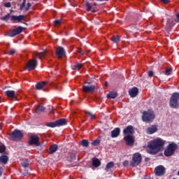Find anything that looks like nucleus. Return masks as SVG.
Masks as SVG:
<instances>
[{"label":"nucleus","instance_id":"41","mask_svg":"<svg viewBox=\"0 0 179 179\" xmlns=\"http://www.w3.org/2000/svg\"><path fill=\"white\" fill-rule=\"evenodd\" d=\"M26 6V0H23V2L22 4L20 6V10H23L24 9V7Z\"/></svg>","mask_w":179,"mask_h":179},{"label":"nucleus","instance_id":"17","mask_svg":"<svg viewBox=\"0 0 179 179\" xmlns=\"http://www.w3.org/2000/svg\"><path fill=\"white\" fill-rule=\"evenodd\" d=\"M138 93L139 90L135 87L129 90V94L131 97H136Z\"/></svg>","mask_w":179,"mask_h":179},{"label":"nucleus","instance_id":"30","mask_svg":"<svg viewBox=\"0 0 179 179\" xmlns=\"http://www.w3.org/2000/svg\"><path fill=\"white\" fill-rule=\"evenodd\" d=\"M85 6H87V10L89 12L92 10L93 13L96 12L94 9H92V6L90 5V3L88 1H85Z\"/></svg>","mask_w":179,"mask_h":179},{"label":"nucleus","instance_id":"9","mask_svg":"<svg viewBox=\"0 0 179 179\" xmlns=\"http://www.w3.org/2000/svg\"><path fill=\"white\" fill-rule=\"evenodd\" d=\"M37 60L36 59H31L27 64L26 69L27 71H33L35 68H37Z\"/></svg>","mask_w":179,"mask_h":179},{"label":"nucleus","instance_id":"45","mask_svg":"<svg viewBox=\"0 0 179 179\" xmlns=\"http://www.w3.org/2000/svg\"><path fill=\"white\" fill-rule=\"evenodd\" d=\"M16 52V50L15 49H11L10 51H8V55H13Z\"/></svg>","mask_w":179,"mask_h":179},{"label":"nucleus","instance_id":"4","mask_svg":"<svg viewBox=\"0 0 179 179\" xmlns=\"http://www.w3.org/2000/svg\"><path fill=\"white\" fill-rule=\"evenodd\" d=\"M179 93L175 92L171 95L169 101V106L172 108H177L178 107Z\"/></svg>","mask_w":179,"mask_h":179},{"label":"nucleus","instance_id":"12","mask_svg":"<svg viewBox=\"0 0 179 179\" xmlns=\"http://www.w3.org/2000/svg\"><path fill=\"white\" fill-rule=\"evenodd\" d=\"M24 17L26 15H11L10 20L11 22H17V23H20L22 20H24Z\"/></svg>","mask_w":179,"mask_h":179},{"label":"nucleus","instance_id":"14","mask_svg":"<svg viewBox=\"0 0 179 179\" xmlns=\"http://www.w3.org/2000/svg\"><path fill=\"white\" fill-rule=\"evenodd\" d=\"M6 96L7 97H9V99H12L13 100H15L17 99V94L15 91L13 90H8L5 92Z\"/></svg>","mask_w":179,"mask_h":179},{"label":"nucleus","instance_id":"28","mask_svg":"<svg viewBox=\"0 0 179 179\" xmlns=\"http://www.w3.org/2000/svg\"><path fill=\"white\" fill-rule=\"evenodd\" d=\"M8 156L6 155H2L1 157H0V162L1 163H3V164H6V163H8Z\"/></svg>","mask_w":179,"mask_h":179},{"label":"nucleus","instance_id":"5","mask_svg":"<svg viewBox=\"0 0 179 179\" xmlns=\"http://www.w3.org/2000/svg\"><path fill=\"white\" fill-rule=\"evenodd\" d=\"M144 122H149L155 120V113L152 111H144L142 116Z\"/></svg>","mask_w":179,"mask_h":179},{"label":"nucleus","instance_id":"34","mask_svg":"<svg viewBox=\"0 0 179 179\" xmlns=\"http://www.w3.org/2000/svg\"><path fill=\"white\" fill-rule=\"evenodd\" d=\"M81 145L83 148H89V141L84 139L81 141Z\"/></svg>","mask_w":179,"mask_h":179},{"label":"nucleus","instance_id":"58","mask_svg":"<svg viewBox=\"0 0 179 179\" xmlns=\"http://www.w3.org/2000/svg\"><path fill=\"white\" fill-rule=\"evenodd\" d=\"M106 86H107V83H106Z\"/></svg>","mask_w":179,"mask_h":179},{"label":"nucleus","instance_id":"2","mask_svg":"<svg viewBox=\"0 0 179 179\" xmlns=\"http://www.w3.org/2000/svg\"><path fill=\"white\" fill-rule=\"evenodd\" d=\"M178 148V145L174 143L169 144L164 150V155L166 156V157L173 156V155H174V152L177 150Z\"/></svg>","mask_w":179,"mask_h":179},{"label":"nucleus","instance_id":"7","mask_svg":"<svg viewBox=\"0 0 179 179\" xmlns=\"http://www.w3.org/2000/svg\"><path fill=\"white\" fill-rule=\"evenodd\" d=\"M10 138L13 141H20L23 138V133L20 130L15 129L11 133Z\"/></svg>","mask_w":179,"mask_h":179},{"label":"nucleus","instance_id":"26","mask_svg":"<svg viewBox=\"0 0 179 179\" xmlns=\"http://www.w3.org/2000/svg\"><path fill=\"white\" fill-rule=\"evenodd\" d=\"M44 110H45L44 106H38L36 108V113H37V114H41V113H44Z\"/></svg>","mask_w":179,"mask_h":179},{"label":"nucleus","instance_id":"49","mask_svg":"<svg viewBox=\"0 0 179 179\" xmlns=\"http://www.w3.org/2000/svg\"><path fill=\"white\" fill-rule=\"evenodd\" d=\"M148 76H150V78H152V76H153V71H149L148 72Z\"/></svg>","mask_w":179,"mask_h":179},{"label":"nucleus","instance_id":"51","mask_svg":"<svg viewBox=\"0 0 179 179\" xmlns=\"http://www.w3.org/2000/svg\"><path fill=\"white\" fill-rule=\"evenodd\" d=\"M144 179H152V177H150V176H145L144 177Z\"/></svg>","mask_w":179,"mask_h":179},{"label":"nucleus","instance_id":"3","mask_svg":"<svg viewBox=\"0 0 179 179\" xmlns=\"http://www.w3.org/2000/svg\"><path fill=\"white\" fill-rule=\"evenodd\" d=\"M141 163H142V155L139 152H136L133 155L131 166V167H136Z\"/></svg>","mask_w":179,"mask_h":179},{"label":"nucleus","instance_id":"1","mask_svg":"<svg viewBox=\"0 0 179 179\" xmlns=\"http://www.w3.org/2000/svg\"><path fill=\"white\" fill-rule=\"evenodd\" d=\"M164 143H166V141L160 138H157L151 141L148 144V153H150V155L159 153V152L162 150V148L164 146Z\"/></svg>","mask_w":179,"mask_h":179},{"label":"nucleus","instance_id":"35","mask_svg":"<svg viewBox=\"0 0 179 179\" xmlns=\"http://www.w3.org/2000/svg\"><path fill=\"white\" fill-rule=\"evenodd\" d=\"M68 160H69V162H75V160H76V156L75 154H70L68 157Z\"/></svg>","mask_w":179,"mask_h":179},{"label":"nucleus","instance_id":"56","mask_svg":"<svg viewBox=\"0 0 179 179\" xmlns=\"http://www.w3.org/2000/svg\"><path fill=\"white\" fill-rule=\"evenodd\" d=\"M94 6H96V5H97V3H94Z\"/></svg>","mask_w":179,"mask_h":179},{"label":"nucleus","instance_id":"15","mask_svg":"<svg viewBox=\"0 0 179 179\" xmlns=\"http://www.w3.org/2000/svg\"><path fill=\"white\" fill-rule=\"evenodd\" d=\"M56 55L59 58H62L65 55V49L62 47H59L56 49Z\"/></svg>","mask_w":179,"mask_h":179},{"label":"nucleus","instance_id":"46","mask_svg":"<svg viewBox=\"0 0 179 179\" xmlns=\"http://www.w3.org/2000/svg\"><path fill=\"white\" fill-rule=\"evenodd\" d=\"M4 6L6 8H10L12 6V5L10 4V2H8V3H4Z\"/></svg>","mask_w":179,"mask_h":179},{"label":"nucleus","instance_id":"8","mask_svg":"<svg viewBox=\"0 0 179 179\" xmlns=\"http://www.w3.org/2000/svg\"><path fill=\"white\" fill-rule=\"evenodd\" d=\"M155 174L157 177H162L166 174V168L162 165H159L155 169Z\"/></svg>","mask_w":179,"mask_h":179},{"label":"nucleus","instance_id":"55","mask_svg":"<svg viewBox=\"0 0 179 179\" xmlns=\"http://www.w3.org/2000/svg\"><path fill=\"white\" fill-rule=\"evenodd\" d=\"M2 128V123L0 122V129Z\"/></svg>","mask_w":179,"mask_h":179},{"label":"nucleus","instance_id":"54","mask_svg":"<svg viewBox=\"0 0 179 179\" xmlns=\"http://www.w3.org/2000/svg\"><path fill=\"white\" fill-rule=\"evenodd\" d=\"M78 52H80V54H83V55L85 54L83 52H82V50H81V49H79V50H78Z\"/></svg>","mask_w":179,"mask_h":179},{"label":"nucleus","instance_id":"59","mask_svg":"<svg viewBox=\"0 0 179 179\" xmlns=\"http://www.w3.org/2000/svg\"><path fill=\"white\" fill-rule=\"evenodd\" d=\"M0 103H1V98H0Z\"/></svg>","mask_w":179,"mask_h":179},{"label":"nucleus","instance_id":"52","mask_svg":"<svg viewBox=\"0 0 179 179\" xmlns=\"http://www.w3.org/2000/svg\"><path fill=\"white\" fill-rule=\"evenodd\" d=\"M2 171H3V169L2 168H0V177L2 176Z\"/></svg>","mask_w":179,"mask_h":179},{"label":"nucleus","instance_id":"47","mask_svg":"<svg viewBox=\"0 0 179 179\" xmlns=\"http://www.w3.org/2000/svg\"><path fill=\"white\" fill-rule=\"evenodd\" d=\"M128 164H129V162L127 160L124 161L123 166L124 167H127V166H128Z\"/></svg>","mask_w":179,"mask_h":179},{"label":"nucleus","instance_id":"48","mask_svg":"<svg viewBox=\"0 0 179 179\" xmlns=\"http://www.w3.org/2000/svg\"><path fill=\"white\" fill-rule=\"evenodd\" d=\"M175 22L176 23H178V22H179V13L176 14V19H175Z\"/></svg>","mask_w":179,"mask_h":179},{"label":"nucleus","instance_id":"11","mask_svg":"<svg viewBox=\"0 0 179 179\" xmlns=\"http://www.w3.org/2000/svg\"><path fill=\"white\" fill-rule=\"evenodd\" d=\"M83 90L85 93H93L96 90V87L93 85H83Z\"/></svg>","mask_w":179,"mask_h":179},{"label":"nucleus","instance_id":"27","mask_svg":"<svg viewBox=\"0 0 179 179\" xmlns=\"http://www.w3.org/2000/svg\"><path fill=\"white\" fill-rule=\"evenodd\" d=\"M173 20H168L167 21V24H166V30H168V31H170V30H171V26H173Z\"/></svg>","mask_w":179,"mask_h":179},{"label":"nucleus","instance_id":"42","mask_svg":"<svg viewBox=\"0 0 179 179\" xmlns=\"http://www.w3.org/2000/svg\"><path fill=\"white\" fill-rule=\"evenodd\" d=\"M55 23V26H59V24H61V23H62V20H57L54 21Z\"/></svg>","mask_w":179,"mask_h":179},{"label":"nucleus","instance_id":"13","mask_svg":"<svg viewBox=\"0 0 179 179\" xmlns=\"http://www.w3.org/2000/svg\"><path fill=\"white\" fill-rule=\"evenodd\" d=\"M48 82L42 81L36 85V89L37 90H41L42 89L45 92V86L48 85Z\"/></svg>","mask_w":179,"mask_h":179},{"label":"nucleus","instance_id":"19","mask_svg":"<svg viewBox=\"0 0 179 179\" xmlns=\"http://www.w3.org/2000/svg\"><path fill=\"white\" fill-rule=\"evenodd\" d=\"M120 132H121V130L120 128L117 127L114 130L111 131V137L112 138H117V136H120Z\"/></svg>","mask_w":179,"mask_h":179},{"label":"nucleus","instance_id":"36","mask_svg":"<svg viewBox=\"0 0 179 179\" xmlns=\"http://www.w3.org/2000/svg\"><path fill=\"white\" fill-rule=\"evenodd\" d=\"M46 125L50 128H55V127H58L57 124V122H49Z\"/></svg>","mask_w":179,"mask_h":179},{"label":"nucleus","instance_id":"38","mask_svg":"<svg viewBox=\"0 0 179 179\" xmlns=\"http://www.w3.org/2000/svg\"><path fill=\"white\" fill-rule=\"evenodd\" d=\"M10 17H12V15H10V13L6 15L4 17H1V20H3L4 22H7V20H9V19H10Z\"/></svg>","mask_w":179,"mask_h":179},{"label":"nucleus","instance_id":"23","mask_svg":"<svg viewBox=\"0 0 179 179\" xmlns=\"http://www.w3.org/2000/svg\"><path fill=\"white\" fill-rule=\"evenodd\" d=\"M83 68V64L76 63L72 66V69L74 71H79Z\"/></svg>","mask_w":179,"mask_h":179},{"label":"nucleus","instance_id":"39","mask_svg":"<svg viewBox=\"0 0 179 179\" xmlns=\"http://www.w3.org/2000/svg\"><path fill=\"white\" fill-rule=\"evenodd\" d=\"M111 41L113 43H119V41H120V36H113V37L111 38Z\"/></svg>","mask_w":179,"mask_h":179},{"label":"nucleus","instance_id":"22","mask_svg":"<svg viewBox=\"0 0 179 179\" xmlns=\"http://www.w3.org/2000/svg\"><path fill=\"white\" fill-rule=\"evenodd\" d=\"M134 127L132 126H128L123 130V134H134Z\"/></svg>","mask_w":179,"mask_h":179},{"label":"nucleus","instance_id":"20","mask_svg":"<svg viewBox=\"0 0 179 179\" xmlns=\"http://www.w3.org/2000/svg\"><path fill=\"white\" fill-rule=\"evenodd\" d=\"M57 150H58V145H57V144H53L50 145V152H49L50 155H54V153H55Z\"/></svg>","mask_w":179,"mask_h":179},{"label":"nucleus","instance_id":"32","mask_svg":"<svg viewBox=\"0 0 179 179\" xmlns=\"http://www.w3.org/2000/svg\"><path fill=\"white\" fill-rule=\"evenodd\" d=\"M0 153H2V155H6V148H5V145L0 144Z\"/></svg>","mask_w":179,"mask_h":179},{"label":"nucleus","instance_id":"16","mask_svg":"<svg viewBox=\"0 0 179 179\" xmlns=\"http://www.w3.org/2000/svg\"><path fill=\"white\" fill-rule=\"evenodd\" d=\"M124 141H126V145L128 146H133L134 145V138H132V136L131 135H127L124 137Z\"/></svg>","mask_w":179,"mask_h":179},{"label":"nucleus","instance_id":"10","mask_svg":"<svg viewBox=\"0 0 179 179\" xmlns=\"http://www.w3.org/2000/svg\"><path fill=\"white\" fill-rule=\"evenodd\" d=\"M23 30H24V27H18L16 29L11 30L10 31V33L8 34V36L10 37H15V36H17V34H20V33H22V31H23Z\"/></svg>","mask_w":179,"mask_h":179},{"label":"nucleus","instance_id":"33","mask_svg":"<svg viewBox=\"0 0 179 179\" xmlns=\"http://www.w3.org/2000/svg\"><path fill=\"white\" fill-rule=\"evenodd\" d=\"M115 97H117V92H110L107 95L108 99H115Z\"/></svg>","mask_w":179,"mask_h":179},{"label":"nucleus","instance_id":"25","mask_svg":"<svg viewBox=\"0 0 179 179\" xmlns=\"http://www.w3.org/2000/svg\"><path fill=\"white\" fill-rule=\"evenodd\" d=\"M56 124H57V127H61L62 125H66V119H60V120L56 121Z\"/></svg>","mask_w":179,"mask_h":179},{"label":"nucleus","instance_id":"50","mask_svg":"<svg viewBox=\"0 0 179 179\" xmlns=\"http://www.w3.org/2000/svg\"><path fill=\"white\" fill-rule=\"evenodd\" d=\"M162 2H164V3H169L170 2V0H161Z\"/></svg>","mask_w":179,"mask_h":179},{"label":"nucleus","instance_id":"44","mask_svg":"<svg viewBox=\"0 0 179 179\" xmlns=\"http://www.w3.org/2000/svg\"><path fill=\"white\" fill-rule=\"evenodd\" d=\"M31 6V3H27V6H25V8H24L26 12H27L30 9Z\"/></svg>","mask_w":179,"mask_h":179},{"label":"nucleus","instance_id":"18","mask_svg":"<svg viewBox=\"0 0 179 179\" xmlns=\"http://www.w3.org/2000/svg\"><path fill=\"white\" fill-rule=\"evenodd\" d=\"M157 127L156 125H152L151 127H148L146 132L148 135H152L155 132H157Z\"/></svg>","mask_w":179,"mask_h":179},{"label":"nucleus","instance_id":"43","mask_svg":"<svg viewBox=\"0 0 179 179\" xmlns=\"http://www.w3.org/2000/svg\"><path fill=\"white\" fill-rule=\"evenodd\" d=\"M85 113L90 115L92 120H95L96 119V115H93L92 113L85 111Z\"/></svg>","mask_w":179,"mask_h":179},{"label":"nucleus","instance_id":"29","mask_svg":"<svg viewBox=\"0 0 179 179\" xmlns=\"http://www.w3.org/2000/svg\"><path fill=\"white\" fill-rule=\"evenodd\" d=\"M113 167H114V162H110L106 164L105 170H106V171H108L109 170H111V169H113Z\"/></svg>","mask_w":179,"mask_h":179},{"label":"nucleus","instance_id":"6","mask_svg":"<svg viewBox=\"0 0 179 179\" xmlns=\"http://www.w3.org/2000/svg\"><path fill=\"white\" fill-rule=\"evenodd\" d=\"M29 145L32 146L34 145L35 146H40V137L36 134H31L29 136V140L28 141Z\"/></svg>","mask_w":179,"mask_h":179},{"label":"nucleus","instance_id":"40","mask_svg":"<svg viewBox=\"0 0 179 179\" xmlns=\"http://www.w3.org/2000/svg\"><path fill=\"white\" fill-rule=\"evenodd\" d=\"M98 145H100V140L96 139L92 143V146H98Z\"/></svg>","mask_w":179,"mask_h":179},{"label":"nucleus","instance_id":"24","mask_svg":"<svg viewBox=\"0 0 179 179\" xmlns=\"http://www.w3.org/2000/svg\"><path fill=\"white\" fill-rule=\"evenodd\" d=\"M101 164V162L99 159L97 158L92 159V166H94V167H99Z\"/></svg>","mask_w":179,"mask_h":179},{"label":"nucleus","instance_id":"31","mask_svg":"<svg viewBox=\"0 0 179 179\" xmlns=\"http://www.w3.org/2000/svg\"><path fill=\"white\" fill-rule=\"evenodd\" d=\"M164 75H166V76H169V75H171V73H173V69L170 68V69H166L164 72H163Z\"/></svg>","mask_w":179,"mask_h":179},{"label":"nucleus","instance_id":"37","mask_svg":"<svg viewBox=\"0 0 179 179\" xmlns=\"http://www.w3.org/2000/svg\"><path fill=\"white\" fill-rule=\"evenodd\" d=\"M22 167H29V159H24L22 162Z\"/></svg>","mask_w":179,"mask_h":179},{"label":"nucleus","instance_id":"21","mask_svg":"<svg viewBox=\"0 0 179 179\" xmlns=\"http://www.w3.org/2000/svg\"><path fill=\"white\" fill-rule=\"evenodd\" d=\"M45 57V53H40L38 52H35L34 53V58H38V59H43Z\"/></svg>","mask_w":179,"mask_h":179},{"label":"nucleus","instance_id":"57","mask_svg":"<svg viewBox=\"0 0 179 179\" xmlns=\"http://www.w3.org/2000/svg\"><path fill=\"white\" fill-rule=\"evenodd\" d=\"M10 12H13V10H10Z\"/></svg>","mask_w":179,"mask_h":179},{"label":"nucleus","instance_id":"53","mask_svg":"<svg viewBox=\"0 0 179 179\" xmlns=\"http://www.w3.org/2000/svg\"><path fill=\"white\" fill-rule=\"evenodd\" d=\"M55 89L56 90H59V85L55 87Z\"/></svg>","mask_w":179,"mask_h":179}]
</instances>
